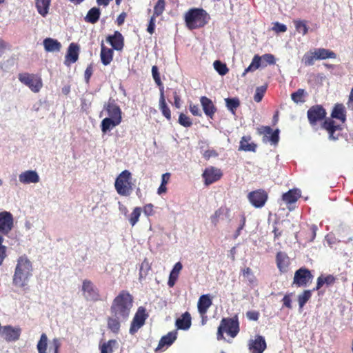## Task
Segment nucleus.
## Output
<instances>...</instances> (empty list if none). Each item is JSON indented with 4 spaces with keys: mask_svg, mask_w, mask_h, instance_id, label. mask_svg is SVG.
<instances>
[{
    "mask_svg": "<svg viewBox=\"0 0 353 353\" xmlns=\"http://www.w3.org/2000/svg\"><path fill=\"white\" fill-rule=\"evenodd\" d=\"M32 263L28 256L25 254L19 256L13 275V284L20 288L26 286L32 276Z\"/></svg>",
    "mask_w": 353,
    "mask_h": 353,
    "instance_id": "nucleus-2",
    "label": "nucleus"
},
{
    "mask_svg": "<svg viewBox=\"0 0 353 353\" xmlns=\"http://www.w3.org/2000/svg\"><path fill=\"white\" fill-rule=\"evenodd\" d=\"M177 338V331L174 330L163 336L159 342L157 350L162 349L165 346H170Z\"/></svg>",
    "mask_w": 353,
    "mask_h": 353,
    "instance_id": "nucleus-25",
    "label": "nucleus"
},
{
    "mask_svg": "<svg viewBox=\"0 0 353 353\" xmlns=\"http://www.w3.org/2000/svg\"><path fill=\"white\" fill-rule=\"evenodd\" d=\"M100 56L102 63L104 65H108L112 61L113 50L104 46L103 43L102 42Z\"/></svg>",
    "mask_w": 353,
    "mask_h": 353,
    "instance_id": "nucleus-30",
    "label": "nucleus"
},
{
    "mask_svg": "<svg viewBox=\"0 0 353 353\" xmlns=\"http://www.w3.org/2000/svg\"><path fill=\"white\" fill-rule=\"evenodd\" d=\"M154 28H155V17L152 16L150 19L149 24H148V28H147V31L150 34H153V32L154 31Z\"/></svg>",
    "mask_w": 353,
    "mask_h": 353,
    "instance_id": "nucleus-61",
    "label": "nucleus"
},
{
    "mask_svg": "<svg viewBox=\"0 0 353 353\" xmlns=\"http://www.w3.org/2000/svg\"><path fill=\"white\" fill-rule=\"evenodd\" d=\"M273 30L276 32H285L287 30V27L283 23L276 22L274 25Z\"/></svg>",
    "mask_w": 353,
    "mask_h": 353,
    "instance_id": "nucleus-59",
    "label": "nucleus"
},
{
    "mask_svg": "<svg viewBox=\"0 0 353 353\" xmlns=\"http://www.w3.org/2000/svg\"><path fill=\"white\" fill-rule=\"evenodd\" d=\"M322 128L328 133V139L330 141H336L341 135L342 127L336 123L332 119H327L324 121Z\"/></svg>",
    "mask_w": 353,
    "mask_h": 353,
    "instance_id": "nucleus-9",
    "label": "nucleus"
},
{
    "mask_svg": "<svg viewBox=\"0 0 353 353\" xmlns=\"http://www.w3.org/2000/svg\"><path fill=\"white\" fill-rule=\"evenodd\" d=\"M228 210L226 208H220L215 211L213 215L211 216V222L214 225H216L219 219H222L223 216H227Z\"/></svg>",
    "mask_w": 353,
    "mask_h": 353,
    "instance_id": "nucleus-38",
    "label": "nucleus"
},
{
    "mask_svg": "<svg viewBox=\"0 0 353 353\" xmlns=\"http://www.w3.org/2000/svg\"><path fill=\"white\" fill-rule=\"evenodd\" d=\"M218 154L214 150H208L204 152L203 157L206 159H209L212 157H217Z\"/></svg>",
    "mask_w": 353,
    "mask_h": 353,
    "instance_id": "nucleus-64",
    "label": "nucleus"
},
{
    "mask_svg": "<svg viewBox=\"0 0 353 353\" xmlns=\"http://www.w3.org/2000/svg\"><path fill=\"white\" fill-rule=\"evenodd\" d=\"M189 108H190V112L193 115L198 116V117L202 116L201 111L198 105H194V104L190 103Z\"/></svg>",
    "mask_w": 353,
    "mask_h": 353,
    "instance_id": "nucleus-56",
    "label": "nucleus"
},
{
    "mask_svg": "<svg viewBox=\"0 0 353 353\" xmlns=\"http://www.w3.org/2000/svg\"><path fill=\"white\" fill-rule=\"evenodd\" d=\"M126 320H121L112 315L108 319V327L112 332L117 334L120 330L121 323Z\"/></svg>",
    "mask_w": 353,
    "mask_h": 353,
    "instance_id": "nucleus-34",
    "label": "nucleus"
},
{
    "mask_svg": "<svg viewBox=\"0 0 353 353\" xmlns=\"http://www.w3.org/2000/svg\"><path fill=\"white\" fill-rule=\"evenodd\" d=\"M200 102L205 114L210 119H213L216 108L212 100L207 97L203 96L200 98Z\"/></svg>",
    "mask_w": 353,
    "mask_h": 353,
    "instance_id": "nucleus-22",
    "label": "nucleus"
},
{
    "mask_svg": "<svg viewBox=\"0 0 353 353\" xmlns=\"http://www.w3.org/2000/svg\"><path fill=\"white\" fill-rule=\"evenodd\" d=\"M301 196V191L298 189L290 190L283 194V200L288 204L295 203Z\"/></svg>",
    "mask_w": 353,
    "mask_h": 353,
    "instance_id": "nucleus-32",
    "label": "nucleus"
},
{
    "mask_svg": "<svg viewBox=\"0 0 353 353\" xmlns=\"http://www.w3.org/2000/svg\"><path fill=\"white\" fill-rule=\"evenodd\" d=\"M225 101L227 108L234 114L235 110L240 105L239 100L237 98H227Z\"/></svg>",
    "mask_w": 353,
    "mask_h": 353,
    "instance_id": "nucleus-42",
    "label": "nucleus"
},
{
    "mask_svg": "<svg viewBox=\"0 0 353 353\" xmlns=\"http://www.w3.org/2000/svg\"><path fill=\"white\" fill-rule=\"evenodd\" d=\"M79 48L77 44L71 43L68 48L64 64L69 66L71 63H75L79 58Z\"/></svg>",
    "mask_w": 353,
    "mask_h": 353,
    "instance_id": "nucleus-21",
    "label": "nucleus"
},
{
    "mask_svg": "<svg viewBox=\"0 0 353 353\" xmlns=\"http://www.w3.org/2000/svg\"><path fill=\"white\" fill-rule=\"evenodd\" d=\"M19 80L34 92H38L42 87L41 79L33 74H19Z\"/></svg>",
    "mask_w": 353,
    "mask_h": 353,
    "instance_id": "nucleus-7",
    "label": "nucleus"
},
{
    "mask_svg": "<svg viewBox=\"0 0 353 353\" xmlns=\"http://www.w3.org/2000/svg\"><path fill=\"white\" fill-rule=\"evenodd\" d=\"M176 326L178 329L187 330L191 326V316L189 312H185L181 316L176 320Z\"/></svg>",
    "mask_w": 353,
    "mask_h": 353,
    "instance_id": "nucleus-26",
    "label": "nucleus"
},
{
    "mask_svg": "<svg viewBox=\"0 0 353 353\" xmlns=\"http://www.w3.org/2000/svg\"><path fill=\"white\" fill-rule=\"evenodd\" d=\"M81 290L86 301H97L100 300L99 290L90 280L85 279L83 281Z\"/></svg>",
    "mask_w": 353,
    "mask_h": 353,
    "instance_id": "nucleus-8",
    "label": "nucleus"
},
{
    "mask_svg": "<svg viewBox=\"0 0 353 353\" xmlns=\"http://www.w3.org/2000/svg\"><path fill=\"white\" fill-rule=\"evenodd\" d=\"M261 57L262 60L270 65H273L275 63V58L272 54H265Z\"/></svg>",
    "mask_w": 353,
    "mask_h": 353,
    "instance_id": "nucleus-58",
    "label": "nucleus"
},
{
    "mask_svg": "<svg viewBox=\"0 0 353 353\" xmlns=\"http://www.w3.org/2000/svg\"><path fill=\"white\" fill-rule=\"evenodd\" d=\"M276 264L281 272L286 271L289 265V258L288 255L282 252H278L276 254Z\"/></svg>",
    "mask_w": 353,
    "mask_h": 353,
    "instance_id": "nucleus-33",
    "label": "nucleus"
},
{
    "mask_svg": "<svg viewBox=\"0 0 353 353\" xmlns=\"http://www.w3.org/2000/svg\"><path fill=\"white\" fill-rule=\"evenodd\" d=\"M165 6V0H158L156 5L154 7V13L153 16L159 17L160 16L164 11Z\"/></svg>",
    "mask_w": 353,
    "mask_h": 353,
    "instance_id": "nucleus-49",
    "label": "nucleus"
},
{
    "mask_svg": "<svg viewBox=\"0 0 353 353\" xmlns=\"http://www.w3.org/2000/svg\"><path fill=\"white\" fill-rule=\"evenodd\" d=\"M101 15V11L99 8L94 7L92 8L87 13L86 16L84 18V20L86 22L90 23H95L98 21Z\"/></svg>",
    "mask_w": 353,
    "mask_h": 353,
    "instance_id": "nucleus-35",
    "label": "nucleus"
},
{
    "mask_svg": "<svg viewBox=\"0 0 353 353\" xmlns=\"http://www.w3.org/2000/svg\"><path fill=\"white\" fill-rule=\"evenodd\" d=\"M261 57L259 55H255L252 59L250 65L245 70L243 76L245 75L249 72H252L258 69L261 65Z\"/></svg>",
    "mask_w": 353,
    "mask_h": 353,
    "instance_id": "nucleus-41",
    "label": "nucleus"
},
{
    "mask_svg": "<svg viewBox=\"0 0 353 353\" xmlns=\"http://www.w3.org/2000/svg\"><path fill=\"white\" fill-rule=\"evenodd\" d=\"M212 301L209 294L201 295L198 301L197 307L201 315L207 313L208 308L212 305Z\"/></svg>",
    "mask_w": 353,
    "mask_h": 353,
    "instance_id": "nucleus-23",
    "label": "nucleus"
},
{
    "mask_svg": "<svg viewBox=\"0 0 353 353\" xmlns=\"http://www.w3.org/2000/svg\"><path fill=\"white\" fill-rule=\"evenodd\" d=\"M239 332V322L233 319H223L218 327L217 339H223V332H226L231 337H235Z\"/></svg>",
    "mask_w": 353,
    "mask_h": 353,
    "instance_id": "nucleus-5",
    "label": "nucleus"
},
{
    "mask_svg": "<svg viewBox=\"0 0 353 353\" xmlns=\"http://www.w3.org/2000/svg\"><path fill=\"white\" fill-rule=\"evenodd\" d=\"M44 49L47 52H59L61 48V44L57 40L52 38H46L43 40Z\"/></svg>",
    "mask_w": 353,
    "mask_h": 353,
    "instance_id": "nucleus-27",
    "label": "nucleus"
},
{
    "mask_svg": "<svg viewBox=\"0 0 353 353\" xmlns=\"http://www.w3.org/2000/svg\"><path fill=\"white\" fill-rule=\"evenodd\" d=\"M283 305L289 309L292 308V300L290 294H286L283 298Z\"/></svg>",
    "mask_w": 353,
    "mask_h": 353,
    "instance_id": "nucleus-63",
    "label": "nucleus"
},
{
    "mask_svg": "<svg viewBox=\"0 0 353 353\" xmlns=\"http://www.w3.org/2000/svg\"><path fill=\"white\" fill-rule=\"evenodd\" d=\"M267 88V85H263L256 88L255 94L254 96V100L256 102L259 103L262 100L264 94L266 92Z\"/></svg>",
    "mask_w": 353,
    "mask_h": 353,
    "instance_id": "nucleus-47",
    "label": "nucleus"
},
{
    "mask_svg": "<svg viewBox=\"0 0 353 353\" xmlns=\"http://www.w3.org/2000/svg\"><path fill=\"white\" fill-rule=\"evenodd\" d=\"M268 197V193L261 189L250 192L248 195L249 201L255 208H262L265 205Z\"/></svg>",
    "mask_w": 353,
    "mask_h": 353,
    "instance_id": "nucleus-15",
    "label": "nucleus"
},
{
    "mask_svg": "<svg viewBox=\"0 0 353 353\" xmlns=\"http://www.w3.org/2000/svg\"><path fill=\"white\" fill-rule=\"evenodd\" d=\"M133 298L125 290H122L113 300L110 313L121 320H127L132 307Z\"/></svg>",
    "mask_w": 353,
    "mask_h": 353,
    "instance_id": "nucleus-1",
    "label": "nucleus"
},
{
    "mask_svg": "<svg viewBox=\"0 0 353 353\" xmlns=\"http://www.w3.org/2000/svg\"><path fill=\"white\" fill-rule=\"evenodd\" d=\"M148 316L145 309L143 307H139L131 323L130 333L135 334L144 325Z\"/></svg>",
    "mask_w": 353,
    "mask_h": 353,
    "instance_id": "nucleus-10",
    "label": "nucleus"
},
{
    "mask_svg": "<svg viewBox=\"0 0 353 353\" xmlns=\"http://www.w3.org/2000/svg\"><path fill=\"white\" fill-rule=\"evenodd\" d=\"M107 41L116 50H121L123 48V37L118 31H115L113 35L108 36Z\"/></svg>",
    "mask_w": 353,
    "mask_h": 353,
    "instance_id": "nucleus-24",
    "label": "nucleus"
},
{
    "mask_svg": "<svg viewBox=\"0 0 353 353\" xmlns=\"http://www.w3.org/2000/svg\"><path fill=\"white\" fill-rule=\"evenodd\" d=\"M248 347L251 353H263L267 348V344L263 336L256 335L254 339L248 341Z\"/></svg>",
    "mask_w": 353,
    "mask_h": 353,
    "instance_id": "nucleus-17",
    "label": "nucleus"
},
{
    "mask_svg": "<svg viewBox=\"0 0 353 353\" xmlns=\"http://www.w3.org/2000/svg\"><path fill=\"white\" fill-rule=\"evenodd\" d=\"M150 269L148 261L144 260L141 265L140 271H139V280L144 279Z\"/></svg>",
    "mask_w": 353,
    "mask_h": 353,
    "instance_id": "nucleus-53",
    "label": "nucleus"
},
{
    "mask_svg": "<svg viewBox=\"0 0 353 353\" xmlns=\"http://www.w3.org/2000/svg\"><path fill=\"white\" fill-rule=\"evenodd\" d=\"M332 118L337 119L344 123L346 119L345 108L342 104H336L331 114Z\"/></svg>",
    "mask_w": 353,
    "mask_h": 353,
    "instance_id": "nucleus-36",
    "label": "nucleus"
},
{
    "mask_svg": "<svg viewBox=\"0 0 353 353\" xmlns=\"http://www.w3.org/2000/svg\"><path fill=\"white\" fill-rule=\"evenodd\" d=\"M48 337L45 333L41 335L40 339L37 343V348L39 353H47Z\"/></svg>",
    "mask_w": 353,
    "mask_h": 353,
    "instance_id": "nucleus-40",
    "label": "nucleus"
},
{
    "mask_svg": "<svg viewBox=\"0 0 353 353\" xmlns=\"http://www.w3.org/2000/svg\"><path fill=\"white\" fill-rule=\"evenodd\" d=\"M154 205L151 203L147 204L143 207V212L147 216H150L154 214Z\"/></svg>",
    "mask_w": 353,
    "mask_h": 353,
    "instance_id": "nucleus-57",
    "label": "nucleus"
},
{
    "mask_svg": "<svg viewBox=\"0 0 353 353\" xmlns=\"http://www.w3.org/2000/svg\"><path fill=\"white\" fill-rule=\"evenodd\" d=\"M152 77L155 81V83L161 86L162 85V82L161 81L159 72L158 71V68L156 65H153L152 68Z\"/></svg>",
    "mask_w": 353,
    "mask_h": 353,
    "instance_id": "nucleus-55",
    "label": "nucleus"
},
{
    "mask_svg": "<svg viewBox=\"0 0 353 353\" xmlns=\"http://www.w3.org/2000/svg\"><path fill=\"white\" fill-rule=\"evenodd\" d=\"M242 274L250 284H254L256 283V278L250 268H246L242 270Z\"/></svg>",
    "mask_w": 353,
    "mask_h": 353,
    "instance_id": "nucleus-51",
    "label": "nucleus"
},
{
    "mask_svg": "<svg viewBox=\"0 0 353 353\" xmlns=\"http://www.w3.org/2000/svg\"><path fill=\"white\" fill-rule=\"evenodd\" d=\"M245 217L243 215L241 217V224L234 234V239H236L240 235L241 231L243 230V228L245 226Z\"/></svg>",
    "mask_w": 353,
    "mask_h": 353,
    "instance_id": "nucleus-60",
    "label": "nucleus"
},
{
    "mask_svg": "<svg viewBox=\"0 0 353 353\" xmlns=\"http://www.w3.org/2000/svg\"><path fill=\"white\" fill-rule=\"evenodd\" d=\"M103 110L106 112L108 117L119 123L122 121L121 110L114 100L110 99L104 105Z\"/></svg>",
    "mask_w": 353,
    "mask_h": 353,
    "instance_id": "nucleus-16",
    "label": "nucleus"
},
{
    "mask_svg": "<svg viewBox=\"0 0 353 353\" xmlns=\"http://www.w3.org/2000/svg\"><path fill=\"white\" fill-rule=\"evenodd\" d=\"M315 57L316 60H324L327 59H335L336 54L328 49L325 48H316L314 50Z\"/></svg>",
    "mask_w": 353,
    "mask_h": 353,
    "instance_id": "nucleus-29",
    "label": "nucleus"
},
{
    "mask_svg": "<svg viewBox=\"0 0 353 353\" xmlns=\"http://www.w3.org/2000/svg\"><path fill=\"white\" fill-rule=\"evenodd\" d=\"M19 181L23 184L37 183L40 177L35 170H26L19 175Z\"/></svg>",
    "mask_w": 353,
    "mask_h": 353,
    "instance_id": "nucleus-20",
    "label": "nucleus"
},
{
    "mask_svg": "<svg viewBox=\"0 0 353 353\" xmlns=\"http://www.w3.org/2000/svg\"><path fill=\"white\" fill-rule=\"evenodd\" d=\"M51 0H35V6L37 12L45 17L49 12Z\"/></svg>",
    "mask_w": 353,
    "mask_h": 353,
    "instance_id": "nucleus-31",
    "label": "nucleus"
},
{
    "mask_svg": "<svg viewBox=\"0 0 353 353\" xmlns=\"http://www.w3.org/2000/svg\"><path fill=\"white\" fill-rule=\"evenodd\" d=\"M307 119L312 125H315L318 121H322L326 116L325 110L320 105L312 106L307 112Z\"/></svg>",
    "mask_w": 353,
    "mask_h": 353,
    "instance_id": "nucleus-14",
    "label": "nucleus"
},
{
    "mask_svg": "<svg viewBox=\"0 0 353 353\" xmlns=\"http://www.w3.org/2000/svg\"><path fill=\"white\" fill-rule=\"evenodd\" d=\"M142 209L140 207L134 208L132 213L128 216V221L132 226H134L139 220Z\"/></svg>",
    "mask_w": 353,
    "mask_h": 353,
    "instance_id": "nucleus-39",
    "label": "nucleus"
},
{
    "mask_svg": "<svg viewBox=\"0 0 353 353\" xmlns=\"http://www.w3.org/2000/svg\"><path fill=\"white\" fill-rule=\"evenodd\" d=\"M213 65L216 71L221 76L226 74L228 72V68H227L226 64L219 60L215 61Z\"/></svg>",
    "mask_w": 353,
    "mask_h": 353,
    "instance_id": "nucleus-46",
    "label": "nucleus"
},
{
    "mask_svg": "<svg viewBox=\"0 0 353 353\" xmlns=\"http://www.w3.org/2000/svg\"><path fill=\"white\" fill-rule=\"evenodd\" d=\"M260 134H263V142H270L272 145H276L279 141V130L276 129L274 131L270 126H262L258 129Z\"/></svg>",
    "mask_w": 353,
    "mask_h": 353,
    "instance_id": "nucleus-12",
    "label": "nucleus"
},
{
    "mask_svg": "<svg viewBox=\"0 0 353 353\" xmlns=\"http://www.w3.org/2000/svg\"><path fill=\"white\" fill-rule=\"evenodd\" d=\"M208 14L202 8L190 9L185 15V21L190 29L204 26L208 23Z\"/></svg>",
    "mask_w": 353,
    "mask_h": 353,
    "instance_id": "nucleus-3",
    "label": "nucleus"
},
{
    "mask_svg": "<svg viewBox=\"0 0 353 353\" xmlns=\"http://www.w3.org/2000/svg\"><path fill=\"white\" fill-rule=\"evenodd\" d=\"M239 332V322L233 319H223L218 327L217 339H223V332H226L231 337H235Z\"/></svg>",
    "mask_w": 353,
    "mask_h": 353,
    "instance_id": "nucleus-6",
    "label": "nucleus"
},
{
    "mask_svg": "<svg viewBox=\"0 0 353 353\" xmlns=\"http://www.w3.org/2000/svg\"><path fill=\"white\" fill-rule=\"evenodd\" d=\"M205 179V184L209 185L218 181L222 176L220 169L211 167L206 168L202 174Z\"/></svg>",
    "mask_w": 353,
    "mask_h": 353,
    "instance_id": "nucleus-19",
    "label": "nucleus"
},
{
    "mask_svg": "<svg viewBox=\"0 0 353 353\" xmlns=\"http://www.w3.org/2000/svg\"><path fill=\"white\" fill-rule=\"evenodd\" d=\"M159 109L161 110L163 115L168 119H171V112L168 107L165 100H159Z\"/></svg>",
    "mask_w": 353,
    "mask_h": 353,
    "instance_id": "nucleus-50",
    "label": "nucleus"
},
{
    "mask_svg": "<svg viewBox=\"0 0 353 353\" xmlns=\"http://www.w3.org/2000/svg\"><path fill=\"white\" fill-rule=\"evenodd\" d=\"M305 90L303 89H299L296 92H293L291 94V99L294 103H302L304 102L303 97Z\"/></svg>",
    "mask_w": 353,
    "mask_h": 353,
    "instance_id": "nucleus-52",
    "label": "nucleus"
},
{
    "mask_svg": "<svg viewBox=\"0 0 353 353\" xmlns=\"http://www.w3.org/2000/svg\"><path fill=\"white\" fill-rule=\"evenodd\" d=\"M179 123L183 127H190L192 125L191 119L185 114L181 113L179 117Z\"/></svg>",
    "mask_w": 353,
    "mask_h": 353,
    "instance_id": "nucleus-54",
    "label": "nucleus"
},
{
    "mask_svg": "<svg viewBox=\"0 0 353 353\" xmlns=\"http://www.w3.org/2000/svg\"><path fill=\"white\" fill-rule=\"evenodd\" d=\"M120 123H121L116 121L113 120L112 119L106 117V118L103 119L101 121V131L103 133H106L108 131H110L113 128H114L115 126H117Z\"/></svg>",
    "mask_w": 353,
    "mask_h": 353,
    "instance_id": "nucleus-37",
    "label": "nucleus"
},
{
    "mask_svg": "<svg viewBox=\"0 0 353 353\" xmlns=\"http://www.w3.org/2000/svg\"><path fill=\"white\" fill-rule=\"evenodd\" d=\"M251 137L250 136H244L240 141L239 150L245 152H255L256 149V144L253 142L250 143Z\"/></svg>",
    "mask_w": 353,
    "mask_h": 353,
    "instance_id": "nucleus-28",
    "label": "nucleus"
},
{
    "mask_svg": "<svg viewBox=\"0 0 353 353\" xmlns=\"http://www.w3.org/2000/svg\"><path fill=\"white\" fill-rule=\"evenodd\" d=\"M315 57V52H309L304 54L302 61L304 63L305 65H313L314 63V61L316 60Z\"/></svg>",
    "mask_w": 353,
    "mask_h": 353,
    "instance_id": "nucleus-48",
    "label": "nucleus"
},
{
    "mask_svg": "<svg viewBox=\"0 0 353 353\" xmlns=\"http://www.w3.org/2000/svg\"><path fill=\"white\" fill-rule=\"evenodd\" d=\"M21 334V329L13 327L11 325L2 327L0 330V335L8 341H15L19 339Z\"/></svg>",
    "mask_w": 353,
    "mask_h": 353,
    "instance_id": "nucleus-18",
    "label": "nucleus"
},
{
    "mask_svg": "<svg viewBox=\"0 0 353 353\" xmlns=\"http://www.w3.org/2000/svg\"><path fill=\"white\" fill-rule=\"evenodd\" d=\"M178 276H179V275L170 272V276H169V279L168 281V285L169 287L172 288L174 285L176 281L178 279Z\"/></svg>",
    "mask_w": 353,
    "mask_h": 353,
    "instance_id": "nucleus-62",
    "label": "nucleus"
},
{
    "mask_svg": "<svg viewBox=\"0 0 353 353\" xmlns=\"http://www.w3.org/2000/svg\"><path fill=\"white\" fill-rule=\"evenodd\" d=\"M117 343L116 340H109L108 342L104 343L100 347L101 353H112L113 347Z\"/></svg>",
    "mask_w": 353,
    "mask_h": 353,
    "instance_id": "nucleus-45",
    "label": "nucleus"
},
{
    "mask_svg": "<svg viewBox=\"0 0 353 353\" xmlns=\"http://www.w3.org/2000/svg\"><path fill=\"white\" fill-rule=\"evenodd\" d=\"M294 26L296 30L302 33L303 35H305L308 32V27L307 26L306 21L303 20H294Z\"/></svg>",
    "mask_w": 353,
    "mask_h": 353,
    "instance_id": "nucleus-44",
    "label": "nucleus"
},
{
    "mask_svg": "<svg viewBox=\"0 0 353 353\" xmlns=\"http://www.w3.org/2000/svg\"><path fill=\"white\" fill-rule=\"evenodd\" d=\"M114 187L119 195L125 196L130 195L132 191L131 173L126 170L121 172L115 180Z\"/></svg>",
    "mask_w": 353,
    "mask_h": 353,
    "instance_id": "nucleus-4",
    "label": "nucleus"
},
{
    "mask_svg": "<svg viewBox=\"0 0 353 353\" xmlns=\"http://www.w3.org/2000/svg\"><path fill=\"white\" fill-rule=\"evenodd\" d=\"M312 278L308 269L301 268L295 272L293 283L298 287H305L312 281Z\"/></svg>",
    "mask_w": 353,
    "mask_h": 353,
    "instance_id": "nucleus-13",
    "label": "nucleus"
},
{
    "mask_svg": "<svg viewBox=\"0 0 353 353\" xmlns=\"http://www.w3.org/2000/svg\"><path fill=\"white\" fill-rule=\"evenodd\" d=\"M14 228V218L8 211L0 212V234L8 235Z\"/></svg>",
    "mask_w": 353,
    "mask_h": 353,
    "instance_id": "nucleus-11",
    "label": "nucleus"
},
{
    "mask_svg": "<svg viewBox=\"0 0 353 353\" xmlns=\"http://www.w3.org/2000/svg\"><path fill=\"white\" fill-rule=\"evenodd\" d=\"M312 292L310 290H305L302 294L298 296V302L300 310L303 308L305 304L311 298Z\"/></svg>",
    "mask_w": 353,
    "mask_h": 353,
    "instance_id": "nucleus-43",
    "label": "nucleus"
}]
</instances>
